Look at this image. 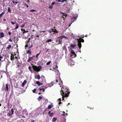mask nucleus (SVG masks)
Masks as SVG:
<instances>
[{"instance_id":"47","label":"nucleus","mask_w":122,"mask_h":122,"mask_svg":"<svg viewBox=\"0 0 122 122\" xmlns=\"http://www.w3.org/2000/svg\"><path fill=\"white\" fill-rule=\"evenodd\" d=\"M55 4V3L54 2H52L51 3V5H53Z\"/></svg>"},{"instance_id":"2","label":"nucleus","mask_w":122,"mask_h":122,"mask_svg":"<svg viewBox=\"0 0 122 122\" xmlns=\"http://www.w3.org/2000/svg\"><path fill=\"white\" fill-rule=\"evenodd\" d=\"M58 67V66H57V65H56L55 66V68L54 67L53 68V70L55 71L56 74L58 76V78H56V82L58 83V85L60 86V87H61V86L63 85V83L61 79L60 76V73H59V71L57 69Z\"/></svg>"},{"instance_id":"40","label":"nucleus","mask_w":122,"mask_h":122,"mask_svg":"<svg viewBox=\"0 0 122 122\" xmlns=\"http://www.w3.org/2000/svg\"><path fill=\"white\" fill-rule=\"evenodd\" d=\"M8 10L9 12H11V11H10V8L9 7H8Z\"/></svg>"},{"instance_id":"59","label":"nucleus","mask_w":122,"mask_h":122,"mask_svg":"<svg viewBox=\"0 0 122 122\" xmlns=\"http://www.w3.org/2000/svg\"><path fill=\"white\" fill-rule=\"evenodd\" d=\"M32 46H29V48H31L32 47Z\"/></svg>"},{"instance_id":"46","label":"nucleus","mask_w":122,"mask_h":122,"mask_svg":"<svg viewBox=\"0 0 122 122\" xmlns=\"http://www.w3.org/2000/svg\"><path fill=\"white\" fill-rule=\"evenodd\" d=\"M3 58V56H1V55H0V59H2Z\"/></svg>"},{"instance_id":"31","label":"nucleus","mask_w":122,"mask_h":122,"mask_svg":"<svg viewBox=\"0 0 122 122\" xmlns=\"http://www.w3.org/2000/svg\"><path fill=\"white\" fill-rule=\"evenodd\" d=\"M30 11L31 12H33L34 11H36V10H34L32 9L30 10Z\"/></svg>"},{"instance_id":"29","label":"nucleus","mask_w":122,"mask_h":122,"mask_svg":"<svg viewBox=\"0 0 122 122\" xmlns=\"http://www.w3.org/2000/svg\"><path fill=\"white\" fill-rule=\"evenodd\" d=\"M40 52H41L39 53L36 54V57L37 58H38V56H39V55L40 53Z\"/></svg>"},{"instance_id":"54","label":"nucleus","mask_w":122,"mask_h":122,"mask_svg":"<svg viewBox=\"0 0 122 122\" xmlns=\"http://www.w3.org/2000/svg\"><path fill=\"white\" fill-rule=\"evenodd\" d=\"M34 120H32L31 121V122H34Z\"/></svg>"},{"instance_id":"45","label":"nucleus","mask_w":122,"mask_h":122,"mask_svg":"<svg viewBox=\"0 0 122 122\" xmlns=\"http://www.w3.org/2000/svg\"><path fill=\"white\" fill-rule=\"evenodd\" d=\"M24 32H28V30H26V31H25V30H24Z\"/></svg>"},{"instance_id":"21","label":"nucleus","mask_w":122,"mask_h":122,"mask_svg":"<svg viewBox=\"0 0 122 122\" xmlns=\"http://www.w3.org/2000/svg\"><path fill=\"white\" fill-rule=\"evenodd\" d=\"M49 86V84H46L45 86V89L47 88V87H49L48 86Z\"/></svg>"},{"instance_id":"63","label":"nucleus","mask_w":122,"mask_h":122,"mask_svg":"<svg viewBox=\"0 0 122 122\" xmlns=\"http://www.w3.org/2000/svg\"><path fill=\"white\" fill-rule=\"evenodd\" d=\"M82 36L81 37H82L83 38L84 37V36L83 35V36Z\"/></svg>"},{"instance_id":"15","label":"nucleus","mask_w":122,"mask_h":122,"mask_svg":"<svg viewBox=\"0 0 122 122\" xmlns=\"http://www.w3.org/2000/svg\"><path fill=\"white\" fill-rule=\"evenodd\" d=\"M4 35L3 32H1L0 33V38H1L4 37Z\"/></svg>"},{"instance_id":"32","label":"nucleus","mask_w":122,"mask_h":122,"mask_svg":"<svg viewBox=\"0 0 122 122\" xmlns=\"http://www.w3.org/2000/svg\"><path fill=\"white\" fill-rule=\"evenodd\" d=\"M11 114H14V111H13V109L12 108L11 109Z\"/></svg>"},{"instance_id":"48","label":"nucleus","mask_w":122,"mask_h":122,"mask_svg":"<svg viewBox=\"0 0 122 122\" xmlns=\"http://www.w3.org/2000/svg\"><path fill=\"white\" fill-rule=\"evenodd\" d=\"M9 41H10L11 42H12V40L11 39H9Z\"/></svg>"},{"instance_id":"53","label":"nucleus","mask_w":122,"mask_h":122,"mask_svg":"<svg viewBox=\"0 0 122 122\" xmlns=\"http://www.w3.org/2000/svg\"><path fill=\"white\" fill-rule=\"evenodd\" d=\"M58 100H59L60 101H61V98H59Z\"/></svg>"},{"instance_id":"56","label":"nucleus","mask_w":122,"mask_h":122,"mask_svg":"<svg viewBox=\"0 0 122 122\" xmlns=\"http://www.w3.org/2000/svg\"><path fill=\"white\" fill-rule=\"evenodd\" d=\"M28 42H29V41H26V42H26L27 44V43H28Z\"/></svg>"},{"instance_id":"35","label":"nucleus","mask_w":122,"mask_h":122,"mask_svg":"<svg viewBox=\"0 0 122 122\" xmlns=\"http://www.w3.org/2000/svg\"><path fill=\"white\" fill-rule=\"evenodd\" d=\"M11 46L10 45L9 46L7 47L6 48V49H9L11 47Z\"/></svg>"},{"instance_id":"51","label":"nucleus","mask_w":122,"mask_h":122,"mask_svg":"<svg viewBox=\"0 0 122 122\" xmlns=\"http://www.w3.org/2000/svg\"><path fill=\"white\" fill-rule=\"evenodd\" d=\"M17 67H20V65H17Z\"/></svg>"},{"instance_id":"16","label":"nucleus","mask_w":122,"mask_h":122,"mask_svg":"<svg viewBox=\"0 0 122 122\" xmlns=\"http://www.w3.org/2000/svg\"><path fill=\"white\" fill-rule=\"evenodd\" d=\"M48 114L51 117H52L54 115L53 113H50V112H49Z\"/></svg>"},{"instance_id":"43","label":"nucleus","mask_w":122,"mask_h":122,"mask_svg":"<svg viewBox=\"0 0 122 122\" xmlns=\"http://www.w3.org/2000/svg\"><path fill=\"white\" fill-rule=\"evenodd\" d=\"M25 43H26V45L25 46V47H27L28 46V45L27 44L26 42H25Z\"/></svg>"},{"instance_id":"61","label":"nucleus","mask_w":122,"mask_h":122,"mask_svg":"<svg viewBox=\"0 0 122 122\" xmlns=\"http://www.w3.org/2000/svg\"><path fill=\"white\" fill-rule=\"evenodd\" d=\"M2 76H1V77H0V79H1L2 78Z\"/></svg>"},{"instance_id":"7","label":"nucleus","mask_w":122,"mask_h":122,"mask_svg":"<svg viewBox=\"0 0 122 122\" xmlns=\"http://www.w3.org/2000/svg\"><path fill=\"white\" fill-rule=\"evenodd\" d=\"M69 60L68 61V64L70 66H72L73 65H74V62L72 60V59H71V58H70Z\"/></svg>"},{"instance_id":"52","label":"nucleus","mask_w":122,"mask_h":122,"mask_svg":"<svg viewBox=\"0 0 122 122\" xmlns=\"http://www.w3.org/2000/svg\"><path fill=\"white\" fill-rule=\"evenodd\" d=\"M61 104V102H60L59 103V105H60Z\"/></svg>"},{"instance_id":"5","label":"nucleus","mask_w":122,"mask_h":122,"mask_svg":"<svg viewBox=\"0 0 122 122\" xmlns=\"http://www.w3.org/2000/svg\"><path fill=\"white\" fill-rule=\"evenodd\" d=\"M76 54H75L74 51L71 49L70 56L71 58H73L76 57Z\"/></svg>"},{"instance_id":"30","label":"nucleus","mask_w":122,"mask_h":122,"mask_svg":"<svg viewBox=\"0 0 122 122\" xmlns=\"http://www.w3.org/2000/svg\"><path fill=\"white\" fill-rule=\"evenodd\" d=\"M42 98V97L41 96H39L38 98V100L39 101H40L41 99Z\"/></svg>"},{"instance_id":"24","label":"nucleus","mask_w":122,"mask_h":122,"mask_svg":"<svg viewBox=\"0 0 122 122\" xmlns=\"http://www.w3.org/2000/svg\"><path fill=\"white\" fill-rule=\"evenodd\" d=\"M11 56L10 59L11 60H12L14 58V56H13V55L11 54Z\"/></svg>"},{"instance_id":"44","label":"nucleus","mask_w":122,"mask_h":122,"mask_svg":"<svg viewBox=\"0 0 122 122\" xmlns=\"http://www.w3.org/2000/svg\"><path fill=\"white\" fill-rule=\"evenodd\" d=\"M10 22L12 25H14L15 24V23L13 21H11Z\"/></svg>"},{"instance_id":"27","label":"nucleus","mask_w":122,"mask_h":122,"mask_svg":"<svg viewBox=\"0 0 122 122\" xmlns=\"http://www.w3.org/2000/svg\"><path fill=\"white\" fill-rule=\"evenodd\" d=\"M52 107V105H50L49 106H48V109H51Z\"/></svg>"},{"instance_id":"20","label":"nucleus","mask_w":122,"mask_h":122,"mask_svg":"<svg viewBox=\"0 0 122 122\" xmlns=\"http://www.w3.org/2000/svg\"><path fill=\"white\" fill-rule=\"evenodd\" d=\"M31 67L29 66L28 67V68L31 73H32L33 72V71L32 69H31Z\"/></svg>"},{"instance_id":"8","label":"nucleus","mask_w":122,"mask_h":122,"mask_svg":"<svg viewBox=\"0 0 122 122\" xmlns=\"http://www.w3.org/2000/svg\"><path fill=\"white\" fill-rule=\"evenodd\" d=\"M52 31L53 32V33H52V34L55 35L56 33H58V31L56 29H51Z\"/></svg>"},{"instance_id":"14","label":"nucleus","mask_w":122,"mask_h":122,"mask_svg":"<svg viewBox=\"0 0 122 122\" xmlns=\"http://www.w3.org/2000/svg\"><path fill=\"white\" fill-rule=\"evenodd\" d=\"M60 38L61 40H62V39L63 38H65L66 39H67V38L64 35H61L60 37Z\"/></svg>"},{"instance_id":"39","label":"nucleus","mask_w":122,"mask_h":122,"mask_svg":"<svg viewBox=\"0 0 122 122\" xmlns=\"http://www.w3.org/2000/svg\"><path fill=\"white\" fill-rule=\"evenodd\" d=\"M25 25V24H23V25H22L21 26V27L22 28H23V27H24Z\"/></svg>"},{"instance_id":"23","label":"nucleus","mask_w":122,"mask_h":122,"mask_svg":"<svg viewBox=\"0 0 122 122\" xmlns=\"http://www.w3.org/2000/svg\"><path fill=\"white\" fill-rule=\"evenodd\" d=\"M19 28V26L18 24H17L16 25V26L15 28L14 29L15 30H16L17 29Z\"/></svg>"},{"instance_id":"4","label":"nucleus","mask_w":122,"mask_h":122,"mask_svg":"<svg viewBox=\"0 0 122 122\" xmlns=\"http://www.w3.org/2000/svg\"><path fill=\"white\" fill-rule=\"evenodd\" d=\"M32 67L34 70L37 71H39L42 69V67L41 66H35L33 65Z\"/></svg>"},{"instance_id":"58","label":"nucleus","mask_w":122,"mask_h":122,"mask_svg":"<svg viewBox=\"0 0 122 122\" xmlns=\"http://www.w3.org/2000/svg\"><path fill=\"white\" fill-rule=\"evenodd\" d=\"M26 5V6H27V7H29L28 6V5Z\"/></svg>"},{"instance_id":"34","label":"nucleus","mask_w":122,"mask_h":122,"mask_svg":"<svg viewBox=\"0 0 122 122\" xmlns=\"http://www.w3.org/2000/svg\"><path fill=\"white\" fill-rule=\"evenodd\" d=\"M13 3L15 5H16L18 2H15L14 1H13Z\"/></svg>"},{"instance_id":"49","label":"nucleus","mask_w":122,"mask_h":122,"mask_svg":"<svg viewBox=\"0 0 122 122\" xmlns=\"http://www.w3.org/2000/svg\"><path fill=\"white\" fill-rule=\"evenodd\" d=\"M48 31L50 33H51V32L52 31H51V30H49Z\"/></svg>"},{"instance_id":"18","label":"nucleus","mask_w":122,"mask_h":122,"mask_svg":"<svg viewBox=\"0 0 122 122\" xmlns=\"http://www.w3.org/2000/svg\"><path fill=\"white\" fill-rule=\"evenodd\" d=\"M53 85V82L50 83L49 84V86H48L49 87H50L52 86Z\"/></svg>"},{"instance_id":"10","label":"nucleus","mask_w":122,"mask_h":122,"mask_svg":"<svg viewBox=\"0 0 122 122\" xmlns=\"http://www.w3.org/2000/svg\"><path fill=\"white\" fill-rule=\"evenodd\" d=\"M22 114L24 115V114H27V112L26 110V109H24L22 112Z\"/></svg>"},{"instance_id":"37","label":"nucleus","mask_w":122,"mask_h":122,"mask_svg":"<svg viewBox=\"0 0 122 122\" xmlns=\"http://www.w3.org/2000/svg\"><path fill=\"white\" fill-rule=\"evenodd\" d=\"M63 112V114H62V115H63V116H65V114H66V113H65V112Z\"/></svg>"},{"instance_id":"3","label":"nucleus","mask_w":122,"mask_h":122,"mask_svg":"<svg viewBox=\"0 0 122 122\" xmlns=\"http://www.w3.org/2000/svg\"><path fill=\"white\" fill-rule=\"evenodd\" d=\"M41 80L42 81H41L40 82L39 81H36V83L39 86L42 85L44 83H45L46 82L45 77L43 76H41Z\"/></svg>"},{"instance_id":"25","label":"nucleus","mask_w":122,"mask_h":122,"mask_svg":"<svg viewBox=\"0 0 122 122\" xmlns=\"http://www.w3.org/2000/svg\"><path fill=\"white\" fill-rule=\"evenodd\" d=\"M66 0H58V1L59 2H63Z\"/></svg>"},{"instance_id":"13","label":"nucleus","mask_w":122,"mask_h":122,"mask_svg":"<svg viewBox=\"0 0 122 122\" xmlns=\"http://www.w3.org/2000/svg\"><path fill=\"white\" fill-rule=\"evenodd\" d=\"M71 47L72 48H74V47L76 46V45L75 44H71L70 45Z\"/></svg>"},{"instance_id":"17","label":"nucleus","mask_w":122,"mask_h":122,"mask_svg":"<svg viewBox=\"0 0 122 122\" xmlns=\"http://www.w3.org/2000/svg\"><path fill=\"white\" fill-rule=\"evenodd\" d=\"M26 81L25 80L23 83H22V86L23 87L25 85V84L26 83Z\"/></svg>"},{"instance_id":"55","label":"nucleus","mask_w":122,"mask_h":122,"mask_svg":"<svg viewBox=\"0 0 122 122\" xmlns=\"http://www.w3.org/2000/svg\"><path fill=\"white\" fill-rule=\"evenodd\" d=\"M39 37V36L38 35H37L36 36V37Z\"/></svg>"},{"instance_id":"60","label":"nucleus","mask_w":122,"mask_h":122,"mask_svg":"<svg viewBox=\"0 0 122 122\" xmlns=\"http://www.w3.org/2000/svg\"><path fill=\"white\" fill-rule=\"evenodd\" d=\"M71 24H70V25H69V26H68V27H70V25H71Z\"/></svg>"},{"instance_id":"62","label":"nucleus","mask_w":122,"mask_h":122,"mask_svg":"<svg viewBox=\"0 0 122 122\" xmlns=\"http://www.w3.org/2000/svg\"><path fill=\"white\" fill-rule=\"evenodd\" d=\"M72 19H76V18H75V17H74V18H73Z\"/></svg>"},{"instance_id":"41","label":"nucleus","mask_w":122,"mask_h":122,"mask_svg":"<svg viewBox=\"0 0 122 122\" xmlns=\"http://www.w3.org/2000/svg\"><path fill=\"white\" fill-rule=\"evenodd\" d=\"M52 6L50 5L49 6V8H50L51 9L52 8Z\"/></svg>"},{"instance_id":"11","label":"nucleus","mask_w":122,"mask_h":122,"mask_svg":"<svg viewBox=\"0 0 122 122\" xmlns=\"http://www.w3.org/2000/svg\"><path fill=\"white\" fill-rule=\"evenodd\" d=\"M35 78L39 80L40 78V76L39 75H36L35 76Z\"/></svg>"},{"instance_id":"1","label":"nucleus","mask_w":122,"mask_h":122,"mask_svg":"<svg viewBox=\"0 0 122 122\" xmlns=\"http://www.w3.org/2000/svg\"><path fill=\"white\" fill-rule=\"evenodd\" d=\"M63 87L61 88V95L62 96V100H64V98L68 96L69 94V88L67 87H66L64 86H63Z\"/></svg>"},{"instance_id":"28","label":"nucleus","mask_w":122,"mask_h":122,"mask_svg":"<svg viewBox=\"0 0 122 122\" xmlns=\"http://www.w3.org/2000/svg\"><path fill=\"white\" fill-rule=\"evenodd\" d=\"M56 120V118L55 117H53L52 119L53 122H55Z\"/></svg>"},{"instance_id":"19","label":"nucleus","mask_w":122,"mask_h":122,"mask_svg":"<svg viewBox=\"0 0 122 122\" xmlns=\"http://www.w3.org/2000/svg\"><path fill=\"white\" fill-rule=\"evenodd\" d=\"M5 89L6 91H8V84H6V87H5Z\"/></svg>"},{"instance_id":"6","label":"nucleus","mask_w":122,"mask_h":122,"mask_svg":"<svg viewBox=\"0 0 122 122\" xmlns=\"http://www.w3.org/2000/svg\"><path fill=\"white\" fill-rule=\"evenodd\" d=\"M78 46H79V48L80 49V48H81V41L82 42H84V41L83 39H81V41H79V40H78Z\"/></svg>"},{"instance_id":"64","label":"nucleus","mask_w":122,"mask_h":122,"mask_svg":"<svg viewBox=\"0 0 122 122\" xmlns=\"http://www.w3.org/2000/svg\"><path fill=\"white\" fill-rule=\"evenodd\" d=\"M2 90H4V89L3 88H2Z\"/></svg>"},{"instance_id":"57","label":"nucleus","mask_w":122,"mask_h":122,"mask_svg":"<svg viewBox=\"0 0 122 122\" xmlns=\"http://www.w3.org/2000/svg\"><path fill=\"white\" fill-rule=\"evenodd\" d=\"M45 31H40V32H44Z\"/></svg>"},{"instance_id":"42","label":"nucleus","mask_w":122,"mask_h":122,"mask_svg":"<svg viewBox=\"0 0 122 122\" xmlns=\"http://www.w3.org/2000/svg\"><path fill=\"white\" fill-rule=\"evenodd\" d=\"M36 89H34V90H32L33 92V93L35 92V91H36Z\"/></svg>"},{"instance_id":"22","label":"nucleus","mask_w":122,"mask_h":122,"mask_svg":"<svg viewBox=\"0 0 122 122\" xmlns=\"http://www.w3.org/2000/svg\"><path fill=\"white\" fill-rule=\"evenodd\" d=\"M5 12H3L0 14V17H1L2 15L5 14Z\"/></svg>"},{"instance_id":"9","label":"nucleus","mask_w":122,"mask_h":122,"mask_svg":"<svg viewBox=\"0 0 122 122\" xmlns=\"http://www.w3.org/2000/svg\"><path fill=\"white\" fill-rule=\"evenodd\" d=\"M62 40H61L60 38V37H58L57 39L56 40V42H58V44H61Z\"/></svg>"},{"instance_id":"50","label":"nucleus","mask_w":122,"mask_h":122,"mask_svg":"<svg viewBox=\"0 0 122 122\" xmlns=\"http://www.w3.org/2000/svg\"><path fill=\"white\" fill-rule=\"evenodd\" d=\"M8 34H9L10 35H11V32H9Z\"/></svg>"},{"instance_id":"38","label":"nucleus","mask_w":122,"mask_h":122,"mask_svg":"<svg viewBox=\"0 0 122 122\" xmlns=\"http://www.w3.org/2000/svg\"><path fill=\"white\" fill-rule=\"evenodd\" d=\"M70 2L71 3H72L71 4V5H72L73 4V3L74 2V1H72L71 0L70 1Z\"/></svg>"},{"instance_id":"36","label":"nucleus","mask_w":122,"mask_h":122,"mask_svg":"<svg viewBox=\"0 0 122 122\" xmlns=\"http://www.w3.org/2000/svg\"><path fill=\"white\" fill-rule=\"evenodd\" d=\"M41 90H43V92H44L45 91V90L44 89L42 88L41 89L40 88L39 91H41Z\"/></svg>"},{"instance_id":"33","label":"nucleus","mask_w":122,"mask_h":122,"mask_svg":"<svg viewBox=\"0 0 122 122\" xmlns=\"http://www.w3.org/2000/svg\"><path fill=\"white\" fill-rule=\"evenodd\" d=\"M51 61H49L46 64V65H49L50 64V63H51Z\"/></svg>"},{"instance_id":"26","label":"nucleus","mask_w":122,"mask_h":122,"mask_svg":"<svg viewBox=\"0 0 122 122\" xmlns=\"http://www.w3.org/2000/svg\"><path fill=\"white\" fill-rule=\"evenodd\" d=\"M52 41V40L51 39H48L46 41V42H51V41Z\"/></svg>"},{"instance_id":"12","label":"nucleus","mask_w":122,"mask_h":122,"mask_svg":"<svg viewBox=\"0 0 122 122\" xmlns=\"http://www.w3.org/2000/svg\"><path fill=\"white\" fill-rule=\"evenodd\" d=\"M33 57H35L34 56H33L32 57H29L28 60H27V61L28 62H29L31 60L33 59Z\"/></svg>"}]
</instances>
